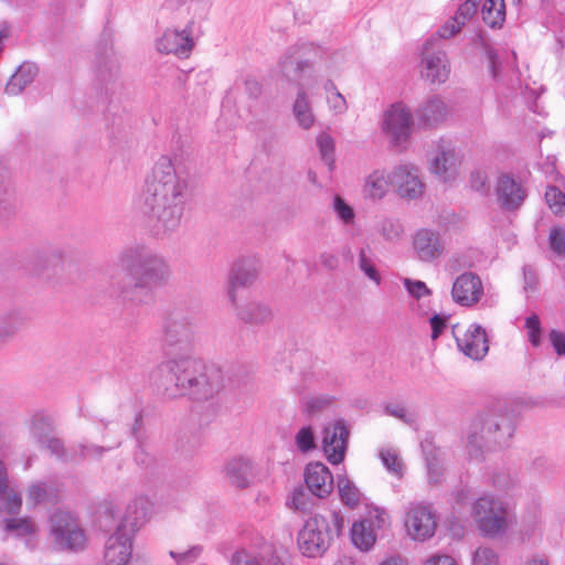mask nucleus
<instances>
[{
  "instance_id": "nucleus-17",
  "label": "nucleus",
  "mask_w": 565,
  "mask_h": 565,
  "mask_svg": "<svg viewBox=\"0 0 565 565\" xmlns=\"http://www.w3.org/2000/svg\"><path fill=\"white\" fill-rule=\"evenodd\" d=\"M482 295L481 278L472 271L462 273L452 284L451 298L459 306L472 307L480 301Z\"/></svg>"
},
{
  "instance_id": "nucleus-35",
  "label": "nucleus",
  "mask_w": 565,
  "mask_h": 565,
  "mask_svg": "<svg viewBox=\"0 0 565 565\" xmlns=\"http://www.w3.org/2000/svg\"><path fill=\"white\" fill-rule=\"evenodd\" d=\"M13 212V189L10 183L9 172L0 161V221L9 217Z\"/></svg>"
},
{
  "instance_id": "nucleus-3",
  "label": "nucleus",
  "mask_w": 565,
  "mask_h": 565,
  "mask_svg": "<svg viewBox=\"0 0 565 565\" xmlns=\"http://www.w3.org/2000/svg\"><path fill=\"white\" fill-rule=\"evenodd\" d=\"M337 54L312 42L298 41L281 54L278 68L288 82L313 83L338 72Z\"/></svg>"
},
{
  "instance_id": "nucleus-19",
  "label": "nucleus",
  "mask_w": 565,
  "mask_h": 565,
  "mask_svg": "<svg viewBox=\"0 0 565 565\" xmlns=\"http://www.w3.org/2000/svg\"><path fill=\"white\" fill-rule=\"evenodd\" d=\"M192 30L188 26L182 31L168 29L157 41V50L164 54L188 57L194 46Z\"/></svg>"
},
{
  "instance_id": "nucleus-8",
  "label": "nucleus",
  "mask_w": 565,
  "mask_h": 565,
  "mask_svg": "<svg viewBox=\"0 0 565 565\" xmlns=\"http://www.w3.org/2000/svg\"><path fill=\"white\" fill-rule=\"evenodd\" d=\"M50 540L57 551H79L86 545V535L78 520L66 511L50 516Z\"/></svg>"
},
{
  "instance_id": "nucleus-28",
  "label": "nucleus",
  "mask_w": 565,
  "mask_h": 565,
  "mask_svg": "<svg viewBox=\"0 0 565 565\" xmlns=\"http://www.w3.org/2000/svg\"><path fill=\"white\" fill-rule=\"evenodd\" d=\"M39 68L35 63L23 62L11 75L6 85V93L10 96L20 95L38 76Z\"/></svg>"
},
{
  "instance_id": "nucleus-9",
  "label": "nucleus",
  "mask_w": 565,
  "mask_h": 565,
  "mask_svg": "<svg viewBox=\"0 0 565 565\" xmlns=\"http://www.w3.org/2000/svg\"><path fill=\"white\" fill-rule=\"evenodd\" d=\"M472 512L483 535L495 537L507 531L509 525L507 507L493 495L480 497L473 503Z\"/></svg>"
},
{
  "instance_id": "nucleus-39",
  "label": "nucleus",
  "mask_w": 565,
  "mask_h": 565,
  "mask_svg": "<svg viewBox=\"0 0 565 565\" xmlns=\"http://www.w3.org/2000/svg\"><path fill=\"white\" fill-rule=\"evenodd\" d=\"M334 401L335 396L329 393L308 396L302 399L301 408L308 415H316L329 408Z\"/></svg>"
},
{
  "instance_id": "nucleus-13",
  "label": "nucleus",
  "mask_w": 565,
  "mask_h": 565,
  "mask_svg": "<svg viewBox=\"0 0 565 565\" xmlns=\"http://www.w3.org/2000/svg\"><path fill=\"white\" fill-rule=\"evenodd\" d=\"M259 271V262L254 257H243L235 262L228 275L227 295L232 305H236V291L252 286Z\"/></svg>"
},
{
  "instance_id": "nucleus-6",
  "label": "nucleus",
  "mask_w": 565,
  "mask_h": 565,
  "mask_svg": "<svg viewBox=\"0 0 565 565\" xmlns=\"http://www.w3.org/2000/svg\"><path fill=\"white\" fill-rule=\"evenodd\" d=\"M344 525V519L338 511L328 515L315 514L309 518L298 532L297 544L306 557H320L330 547L334 536H338Z\"/></svg>"
},
{
  "instance_id": "nucleus-62",
  "label": "nucleus",
  "mask_w": 565,
  "mask_h": 565,
  "mask_svg": "<svg viewBox=\"0 0 565 565\" xmlns=\"http://www.w3.org/2000/svg\"><path fill=\"white\" fill-rule=\"evenodd\" d=\"M548 340L556 354L559 356H565V332L552 329L548 332Z\"/></svg>"
},
{
  "instance_id": "nucleus-51",
  "label": "nucleus",
  "mask_w": 565,
  "mask_h": 565,
  "mask_svg": "<svg viewBox=\"0 0 565 565\" xmlns=\"http://www.w3.org/2000/svg\"><path fill=\"white\" fill-rule=\"evenodd\" d=\"M525 328L527 330V337L531 344L535 348L541 345V320L537 315L533 313L525 320Z\"/></svg>"
},
{
  "instance_id": "nucleus-15",
  "label": "nucleus",
  "mask_w": 565,
  "mask_h": 565,
  "mask_svg": "<svg viewBox=\"0 0 565 565\" xmlns=\"http://www.w3.org/2000/svg\"><path fill=\"white\" fill-rule=\"evenodd\" d=\"M322 447L329 462L338 465L343 461L349 430L343 420L328 424L322 431Z\"/></svg>"
},
{
  "instance_id": "nucleus-40",
  "label": "nucleus",
  "mask_w": 565,
  "mask_h": 565,
  "mask_svg": "<svg viewBox=\"0 0 565 565\" xmlns=\"http://www.w3.org/2000/svg\"><path fill=\"white\" fill-rule=\"evenodd\" d=\"M371 254V248L369 246L361 248L359 252L358 265L360 270L379 286L382 281V277L374 265Z\"/></svg>"
},
{
  "instance_id": "nucleus-43",
  "label": "nucleus",
  "mask_w": 565,
  "mask_h": 565,
  "mask_svg": "<svg viewBox=\"0 0 565 565\" xmlns=\"http://www.w3.org/2000/svg\"><path fill=\"white\" fill-rule=\"evenodd\" d=\"M4 530L14 532L17 536H26L36 532V525L29 518L7 519L4 521Z\"/></svg>"
},
{
  "instance_id": "nucleus-27",
  "label": "nucleus",
  "mask_w": 565,
  "mask_h": 565,
  "mask_svg": "<svg viewBox=\"0 0 565 565\" xmlns=\"http://www.w3.org/2000/svg\"><path fill=\"white\" fill-rule=\"evenodd\" d=\"M149 512V502L146 499H135L127 505L125 515L118 524V527L135 535L140 526L148 521Z\"/></svg>"
},
{
  "instance_id": "nucleus-32",
  "label": "nucleus",
  "mask_w": 565,
  "mask_h": 565,
  "mask_svg": "<svg viewBox=\"0 0 565 565\" xmlns=\"http://www.w3.org/2000/svg\"><path fill=\"white\" fill-rule=\"evenodd\" d=\"M480 12L487 25L492 29H500L505 21L504 0H482Z\"/></svg>"
},
{
  "instance_id": "nucleus-61",
  "label": "nucleus",
  "mask_w": 565,
  "mask_h": 565,
  "mask_svg": "<svg viewBox=\"0 0 565 565\" xmlns=\"http://www.w3.org/2000/svg\"><path fill=\"white\" fill-rule=\"evenodd\" d=\"M550 245L555 253H565V230L561 227L552 228L550 232Z\"/></svg>"
},
{
  "instance_id": "nucleus-33",
  "label": "nucleus",
  "mask_w": 565,
  "mask_h": 565,
  "mask_svg": "<svg viewBox=\"0 0 565 565\" xmlns=\"http://www.w3.org/2000/svg\"><path fill=\"white\" fill-rule=\"evenodd\" d=\"M375 533L371 520L354 522L351 527L352 543L362 551H369L375 543Z\"/></svg>"
},
{
  "instance_id": "nucleus-55",
  "label": "nucleus",
  "mask_w": 565,
  "mask_h": 565,
  "mask_svg": "<svg viewBox=\"0 0 565 565\" xmlns=\"http://www.w3.org/2000/svg\"><path fill=\"white\" fill-rule=\"evenodd\" d=\"M138 424L139 419L136 420V424L132 427V435L136 437L138 441V448L135 452V460L138 465L148 467L152 462V457L146 451L141 437L138 435Z\"/></svg>"
},
{
  "instance_id": "nucleus-57",
  "label": "nucleus",
  "mask_w": 565,
  "mask_h": 565,
  "mask_svg": "<svg viewBox=\"0 0 565 565\" xmlns=\"http://www.w3.org/2000/svg\"><path fill=\"white\" fill-rule=\"evenodd\" d=\"M40 446L46 448L52 455L56 456L62 461H67L70 459L63 441L54 436L49 437L44 441V445Z\"/></svg>"
},
{
  "instance_id": "nucleus-60",
  "label": "nucleus",
  "mask_w": 565,
  "mask_h": 565,
  "mask_svg": "<svg viewBox=\"0 0 565 565\" xmlns=\"http://www.w3.org/2000/svg\"><path fill=\"white\" fill-rule=\"evenodd\" d=\"M291 500L294 508L299 511L306 512L312 507L310 492H307L302 488L296 489L294 491Z\"/></svg>"
},
{
  "instance_id": "nucleus-38",
  "label": "nucleus",
  "mask_w": 565,
  "mask_h": 565,
  "mask_svg": "<svg viewBox=\"0 0 565 565\" xmlns=\"http://www.w3.org/2000/svg\"><path fill=\"white\" fill-rule=\"evenodd\" d=\"M337 488L341 501L350 507H356L361 501V492L355 484L345 476H339L337 480Z\"/></svg>"
},
{
  "instance_id": "nucleus-49",
  "label": "nucleus",
  "mask_w": 565,
  "mask_h": 565,
  "mask_svg": "<svg viewBox=\"0 0 565 565\" xmlns=\"http://www.w3.org/2000/svg\"><path fill=\"white\" fill-rule=\"evenodd\" d=\"M50 500V492L45 486V483L42 482H35L32 483L28 488L26 493V503L29 505H36L39 503H43Z\"/></svg>"
},
{
  "instance_id": "nucleus-50",
  "label": "nucleus",
  "mask_w": 565,
  "mask_h": 565,
  "mask_svg": "<svg viewBox=\"0 0 565 565\" xmlns=\"http://www.w3.org/2000/svg\"><path fill=\"white\" fill-rule=\"evenodd\" d=\"M463 26V22H459L455 17L450 18L438 31L430 38H436V47L438 46L439 40H447L460 32Z\"/></svg>"
},
{
  "instance_id": "nucleus-46",
  "label": "nucleus",
  "mask_w": 565,
  "mask_h": 565,
  "mask_svg": "<svg viewBox=\"0 0 565 565\" xmlns=\"http://www.w3.org/2000/svg\"><path fill=\"white\" fill-rule=\"evenodd\" d=\"M379 231L386 241L394 242L402 237L404 227L397 220L385 218L380 223Z\"/></svg>"
},
{
  "instance_id": "nucleus-48",
  "label": "nucleus",
  "mask_w": 565,
  "mask_h": 565,
  "mask_svg": "<svg viewBox=\"0 0 565 565\" xmlns=\"http://www.w3.org/2000/svg\"><path fill=\"white\" fill-rule=\"evenodd\" d=\"M202 550L201 545H193L184 552L170 551L169 555L175 561L177 565H191L199 559Z\"/></svg>"
},
{
  "instance_id": "nucleus-4",
  "label": "nucleus",
  "mask_w": 565,
  "mask_h": 565,
  "mask_svg": "<svg viewBox=\"0 0 565 565\" xmlns=\"http://www.w3.org/2000/svg\"><path fill=\"white\" fill-rule=\"evenodd\" d=\"M514 431V416L510 412L480 415L470 426L466 450L471 459L479 460L486 451L509 446Z\"/></svg>"
},
{
  "instance_id": "nucleus-21",
  "label": "nucleus",
  "mask_w": 565,
  "mask_h": 565,
  "mask_svg": "<svg viewBox=\"0 0 565 565\" xmlns=\"http://www.w3.org/2000/svg\"><path fill=\"white\" fill-rule=\"evenodd\" d=\"M495 192L500 205L509 211L519 209L526 196L523 185L509 174L498 178Z\"/></svg>"
},
{
  "instance_id": "nucleus-37",
  "label": "nucleus",
  "mask_w": 565,
  "mask_h": 565,
  "mask_svg": "<svg viewBox=\"0 0 565 565\" xmlns=\"http://www.w3.org/2000/svg\"><path fill=\"white\" fill-rule=\"evenodd\" d=\"M119 72L118 60L113 50L104 52L97 57V78L102 83H109L115 79Z\"/></svg>"
},
{
  "instance_id": "nucleus-26",
  "label": "nucleus",
  "mask_w": 565,
  "mask_h": 565,
  "mask_svg": "<svg viewBox=\"0 0 565 565\" xmlns=\"http://www.w3.org/2000/svg\"><path fill=\"white\" fill-rule=\"evenodd\" d=\"M239 320L253 326H260L273 319V310L270 306L264 301L250 300L246 303L233 305Z\"/></svg>"
},
{
  "instance_id": "nucleus-31",
  "label": "nucleus",
  "mask_w": 565,
  "mask_h": 565,
  "mask_svg": "<svg viewBox=\"0 0 565 565\" xmlns=\"http://www.w3.org/2000/svg\"><path fill=\"white\" fill-rule=\"evenodd\" d=\"M21 505V495L13 490H8L7 469L0 460V511L8 514H18Z\"/></svg>"
},
{
  "instance_id": "nucleus-64",
  "label": "nucleus",
  "mask_w": 565,
  "mask_h": 565,
  "mask_svg": "<svg viewBox=\"0 0 565 565\" xmlns=\"http://www.w3.org/2000/svg\"><path fill=\"white\" fill-rule=\"evenodd\" d=\"M492 483L494 487L507 490L514 484V479L509 472L498 471L492 476Z\"/></svg>"
},
{
  "instance_id": "nucleus-47",
  "label": "nucleus",
  "mask_w": 565,
  "mask_h": 565,
  "mask_svg": "<svg viewBox=\"0 0 565 565\" xmlns=\"http://www.w3.org/2000/svg\"><path fill=\"white\" fill-rule=\"evenodd\" d=\"M545 200L555 214L565 213V194L556 186H548L545 192Z\"/></svg>"
},
{
  "instance_id": "nucleus-23",
  "label": "nucleus",
  "mask_w": 565,
  "mask_h": 565,
  "mask_svg": "<svg viewBox=\"0 0 565 565\" xmlns=\"http://www.w3.org/2000/svg\"><path fill=\"white\" fill-rule=\"evenodd\" d=\"M449 116V107L439 96H431L423 102L416 109V117L425 128L437 127Z\"/></svg>"
},
{
  "instance_id": "nucleus-29",
  "label": "nucleus",
  "mask_w": 565,
  "mask_h": 565,
  "mask_svg": "<svg viewBox=\"0 0 565 565\" xmlns=\"http://www.w3.org/2000/svg\"><path fill=\"white\" fill-rule=\"evenodd\" d=\"M102 440L104 443L103 445H97L88 441L81 443L76 448L78 456L82 459L98 460L103 458V456L106 452L120 447L122 443V438L118 434H114L113 437H110V434H105Z\"/></svg>"
},
{
  "instance_id": "nucleus-24",
  "label": "nucleus",
  "mask_w": 565,
  "mask_h": 565,
  "mask_svg": "<svg viewBox=\"0 0 565 565\" xmlns=\"http://www.w3.org/2000/svg\"><path fill=\"white\" fill-rule=\"evenodd\" d=\"M458 162V156L451 145L440 142L431 160L430 171L446 182L455 177Z\"/></svg>"
},
{
  "instance_id": "nucleus-22",
  "label": "nucleus",
  "mask_w": 565,
  "mask_h": 565,
  "mask_svg": "<svg viewBox=\"0 0 565 565\" xmlns=\"http://www.w3.org/2000/svg\"><path fill=\"white\" fill-rule=\"evenodd\" d=\"M391 185L399 196L408 200L418 198L423 192V183L414 168L397 167L391 174Z\"/></svg>"
},
{
  "instance_id": "nucleus-7",
  "label": "nucleus",
  "mask_w": 565,
  "mask_h": 565,
  "mask_svg": "<svg viewBox=\"0 0 565 565\" xmlns=\"http://www.w3.org/2000/svg\"><path fill=\"white\" fill-rule=\"evenodd\" d=\"M193 316L180 308L170 310L161 326V343L169 356L191 354L198 340Z\"/></svg>"
},
{
  "instance_id": "nucleus-52",
  "label": "nucleus",
  "mask_w": 565,
  "mask_h": 565,
  "mask_svg": "<svg viewBox=\"0 0 565 565\" xmlns=\"http://www.w3.org/2000/svg\"><path fill=\"white\" fill-rule=\"evenodd\" d=\"M384 413L388 416L398 418L407 425L415 423L414 414L409 413L406 407L401 404H386L384 406Z\"/></svg>"
},
{
  "instance_id": "nucleus-20",
  "label": "nucleus",
  "mask_w": 565,
  "mask_h": 565,
  "mask_svg": "<svg viewBox=\"0 0 565 565\" xmlns=\"http://www.w3.org/2000/svg\"><path fill=\"white\" fill-rule=\"evenodd\" d=\"M305 482L309 492L319 499L327 498L333 490L334 481L329 468L322 462H310L305 469Z\"/></svg>"
},
{
  "instance_id": "nucleus-2",
  "label": "nucleus",
  "mask_w": 565,
  "mask_h": 565,
  "mask_svg": "<svg viewBox=\"0 0 565 565\" xmlns=\"http://www.w3.org/2000/svg\"><path fill=\"white\" fill-rule=\"evenodd\" d=\"M159 386L168 398L188 396L194 401H206L224 386L218 367L206 366L191 354L169 356L159 366Z\"/></svg>"
},
{
  "instance_id": "nucleus-12",
  "label": "nucleus",
  "mask_w": 565,
  "mask_h": 565,
  "mask_svg": "<svg viewBox=\"0 0 565 565\" xmlns=\"http://www.w3.org/2000/svg\"><path fill=\"white\" fill-rule=\"evenodd\" d=\"M458 326L452 327V334L458 349L468 358L481 361L488 354L489 340L486 330L478 323L468 327L462 337L457 334Z\"/></svg>"
},
{
  "instance_id": "nucleus-11",
  "label": "nucleus",
  "mask_w": 565,
  "mask_h": 565,
  "mask_svg": "<svg viewBox=\"0 0 565 565\" xmlns=\"http://www.w3.org/2000/svg\"><path fill=\"white\" fill-rule=\"evenodd\" d=\"M405 526L412 539L426 541L435 534L436 514L428 504L412 503L406 511Z\"/></svg>"
},
{
  "instance_id": "nucleus-42",
  "label": "nucleus",
  "mask_w": 565,
  "mask_h": 565,
  "mask_svg": "<svg viewBox=\"0 0 565 565\" xmlns=\"http://www.w3.org/2000/svg\"><path fill=\"white\" fill-rule=\"evenodd\" d=\"M381 460L388 472L402 478L404 463L398 456L397 451L391 448L382 449L380 452Z\"/></svg>"
},
{
  "instance_id": "nucleus-30",
  "label": "nucleus",
  "mask_w": 565,
  "mask_h": 565,
  "mask_svg": "<svg viewBox=\"0 0 565 565\" xmlns=\"http://www.w3.org/2000/svg\"><path fill=\"white\" fill-rule=\"evenodd\" d=\"M225 475L232 486L246 488L250 482L252 462L244 458H234L226 463Z\"/></svg>"
},
{
  "instance_id": "nucleus-36",
  "label": "nucleus",
  "mask_w": 565,
  "mask_h": 565,
  "mask_svg": "<svg viewBox=\"0 0 565 565\" xmlns=\"http://www.w3.org/2000/svg\"><path fill=\"white\" fill-rule=\"evenodd\" d=\"M391 184V177L387 178L384 171L375 170L365 179L363 193L372 200L382 199Z\"/></svg>"
},
{
  "instance_id": "nucleus-16",
  "label": "nucleus",
  "mask_w": 565,
  "mask_h": 565,
  "mask_svg": "<svg viewBox=\"0 0 565 565\" xmlns=\"http://www.w3.org/2000/svg\"><path fill=\"white\" fill-rule=\"evenodd\" d=\"M411 124L409 109L402 103H395L384 113L382 128L394 143H399L409 136Z\"/></svg>"
},
{
  "instance_id": "nucleus-41",
  "label": "nucleus",
  "mask_w": 565,
  "mask_h": 565,
  "mask_svg": "<svg viewBox=\"0 0 565 565\" xmlns=\"http://www.w3.org/2000/svg\"><path fill=\"white\" fill-rule=\"evenodd\" d=\"M30 435L39 443L44 445V441L51 437L52 427L49 419L42 415H34L30 422Z\"/></svg>"
},
{
  "instance_id": "nucleus-14",
  "label": "nucleus",
  "mask_w": 565,
  "mask_h": 565,
  "mask_svg": "<svg viewBox=\"0 0 565 565\" xmlns=\"http://www.w3.org/2000/svg\"><path fill=\"white\" fill-rule=\"evenodd\" d=\"M416 258L423 263H431L443 256L445 242L440 232L431 228H419L412 239Z\"/></svg>"
},
{
  "instance_id": "nucleus-10",
  "label": "nucleus",
  "mask_w": 565,
  "mask_h": 565,
  "mask_svg": "<svg viewBox=\"0 0 565 565\" xmlns=\"http://www.w3.org/2000/svg\"><path fill=\"white\" fill-rule=\"evenodd\" d=\"M422 77L431 84L445 83L450 74V63L445 51L436 47V38H429L422 50Z\"/></svg>"
},
{
  "instance_id": "nucleus-56",
  "label": "nucleus",
  "mask_w": 565,
  "mask_h": 565,
  "mask_svg": "<svg viewBox=\"0 0 565 565\" xmlns=\"http://www.w3.org/2000/svg\"><path fill=\"white\" fill-rule=\"evenodd\" d=\"M403 284H404L405 288L407 289L408 294L416 299H420L425 296L431 295L430 289L422 280H413L411 278H404Z\"/></svg>"
},
{
  "instance_id": "nucleus-34",
  "label": "nucleus",
  "mask_w": 565,
  "mask_h": 565,
  "mask_svg": "<svg viewBox=\"0 0 565 565\" xmlns=\"http://www.w3.org/2000/svg\"><path fill=\"white\" fill-rule=\"evenodd\" d=\"M23 317L17 310L0 313V348H3L22 328Z\"/></svg>"
},
{
  "instance_id": "nucleus-54",
  "label": "nucleus",
  "mask_w": 565,
  "mask_h": 565,
  "mask_svg": "<svg viewBox=\"0 0 565 565\" xmlns=\"http://www.w3.org/2000/svg\"><path fill=\"white\" fill-rule=\"evenodd\" d=\"M334 211L344 224H351L354 221L355 214L353 209L339 195L333 201Z\"/></svg>"
},
{
  "instance_id": "nucleus-5",
  "label": "nucleus",
  "mask_w": 565,
  "mask_h": 565,
  "mask_svg": "<svg viewBox=\"0 0 565 565\" xmlns=\"http://www.w3.org/2000/svg\"><path fill=\"white\" fill-rule=\"evenodd\" d=\"M119 262L132 277L135 289L150 297L152 288L168 281L171 270L167 260L146 245L134 244L125 247Z\"/></svg>"
},
{
  "instance_id": "nucleus-25",
  "label": "nucleus",
  "mask_w": 565,
  "mask_h": 565,
  "mask_svg": "<svg viewBox=\"0 0 565 565\" xmlns=\"http://www.w3.org/2000/svg\"><path fill=\"white\" fill-rule=\"evenodd\" d=\"M313 83H299L297 84V96L294 103L292 113L302 129H310L315 122V116L308 99V93H313Z\"/></svg>"
},
{
  "instance_id": "nucleus-53",
  "label": "nucleus",
  "mask_w": 565,
  "mask_h": 565,
  "mask_svg": "<svg viewBox=\"0 0 565 565\" xmlns=\"http://www.w3.org/2000/svg\"><path fill=\"white\" fill-rule=\"evenodd\" d=\"M482 0H467L459 6L456 14L454 15L463 25L469 21L478 11Z\"/></svg>"
},
{
  "instance_id": "nucleus-45",
  "label": "nucleus",
  "mask_w": 565,
  "mask_h": 565,
  "mask_svg": "<svg viewBox=\"0 0 565 565\" xmlns=\"http://www.w3.org/2000/svg\"><path fill=\"white\" fill-rule=\"evenodd\" d=\"M295 444L298 450L307 454L316 448V438L311 426H305L295 436Z\"/></svg>"
},
{
  "instance_id": "nucleus-18",
  "label": "nucleus",
  "mask_w": 565,
  "mask_h": 565,
  "mask_svg": "<svg viewBox=\"0 0 565 565\" xmlns=\"http://www.w3.org/2000/svg\"><path fill=\"white\" fill-rule=\"evenodd\" d=\"M134 535L129 532L117 530L106 541L104 558L107 565H126L132 554Z\"/></svg>"
},
{
  "instance_id": "nucleus-44",
  "label": "nucleus",
  "mask_w": 565,
  "mask_h": 565,
  "mask_svg": "<svg viewBox=\"0 0 565 565\" xmlns=\"http://www.w3.org/2000/svg\"><path fill=\"white\" fill-rule=\"evenodd\" d=\"M317 146L319 148L322 160L329 166L330 169L334 164V140L327 134L321 132L317 137Z\"/></svg>"
},
{
  "instance_id": "nucleus-58",
  "label": "nucleus",
  "mask_w": 565,
  "mask_h": 565,
  "mask_svg": "<svg viewBox=\"0 0 565 565\" xmlns=\"http://www.w3.org/2000/svg\"><path fill=\"white\" fill-rule=\"evenodd\" d=\"M427 475L430 484H440L444 476V469L440 461L436 457L427 459Z\"/></svg>"
},
{
  "instance_id": "nucleus-59",
  "label": "nucleus",
  "mask_w": 565,
  "mask_h": 565,
  "mask_svg": "<svg viewBox=\"0 0 565 565\" xmlns=\"http://www.w3.org/2000/svg\"><path fill=\"white\" fill-rule=\"evenodd\" d=\"M498 556L490 547H479L473 554V565H497Z\"/></svg>"
},
{
  "instance_id": "nucleus-1",
  "label": "nucleus",
  "mask_w": 565,
  "mask_h": 565,
  "mask_svg": "<svg viewBox=\"0 0 565 565\" xmlns=\"http://www.w3.org/2000/svg\"><path fill=\"white\" fill-rule=\"evenodd\" d=\"M188 180L169 157L162 156L154 163L151 177L140 200V211L152 223L156 236L174 232L183 216Z\"/></svg>"
},
{
  "instance_id": "nucleus-63",
  "label": "nucleus",
  "mask_w": 565,
  "mask_h": 565,
  "mask_svg": "<svg viewBox=\"0 0 565 565\" xmlns=\"http://www.w3.org/2000/svg\"><path fill=\"white\" fill-rule=\"evenodd\" d=\"M231 565H260L259 559L252 553L242 550L237 551L231 559Z\"/></svg>"
}]
</instances>
